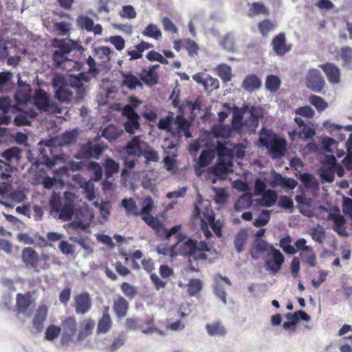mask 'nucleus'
<instances>
[{"label": "nucleus", "instance_id": "30", "mask_svg": "<svg viewBox=\"0 0 352 352\" xmlns=\"http://www.w3.org/2000/svg\"><path fill=\"white\" fill-rule=\"evenodd\" d=\"M128 309L129 303L124 297L120 296L114 300L113 309L117 317L122 318L126 316Z\"/></svg>", "mask_w": 352, "mask_h": 352}, {"label": "nucleus", "instance_id": "45", "mask_svg": "<svg viewBox=\"0 0 352 352\" xmlns=\"http://www.w3.org/2000/svg\"><path fill=\"white\" fill-rule=\"evenodd\" d=\"M335 170L333 169L332 164L322 166L320 170V176L324 181L331 183L334 180Z\"/></svg>", "mask_w": 352, "mask_h": 352}, {"label": "nucleus", "instance_id": "39", "mask_svg": "<svg viewBox=\"0 0 352 352\" xmlns=\"http://www.w3.org/2000/svg\"><path fill=\"white\" fill-rule=\"evenodd\" d=\"M248 238V234L245 230H241L236 235L234 243L238 253L243 250V246L246 243Z\"/></svg>", "mask_w": 352, "mask_h": 352}, {"label": "nucleus", "instance_id": "56", "mask_svg": "<svg viewBox=\"0 0 352 352\" xmlns=\"http://www.w3.org/2000/svg\"><path fill=\"white\" fill-rule=\"evenodd\" d=\"M280 85V80L274 75L268 76L265 81V87L267 90L274 92L278 89Z\"/></svg>", "mask_w": 352, "mask_h": 352}, {"label": "nucleus", "instance_id": "21", "mask_svg": "<svg viewBox=\"0 0 352 352\" xmlns=\"http://www.w3.org/2000/svg\"><path fill=\"white\" fill-rule=\"evenodd\" d=\"M222 282H224L228 285H231V281L228 277L222 276L219 274L217 275L214 278V291L216 296L220 298L224 305L226 304V292L225 288L222 285Z\"/></svg>", "mask_w": 352, "mask_h": 352}, {"label": "nucleus", "instance_id": "54", "mask_svg": "<svg viewBox=\"0 0 352 352\" xmlns=\"http://www.w3.org/2000/svg\"><path fill=\"white\" fill-rule=\"evenodd\" d=\"M310 234L312 239L318 243H323L325 239L324 229L319 225L311 230Z\"/></svg>", "mask_w": 352, "mask_h": 352}, {"label": "nucleus", "instance_id": "26", "mask_svg": "<svg viewBox=\"0 0 352 352\" xmlns=\"http://www.w3.org/2000/svg\"><path fill=\"white\" fill-rule=\"evenodd\" d=\"M296 185L297 182L294 179L283 177L274 170L273 171V182L272 183V187L280 186L283 188L293 190L296 188Z\"/></svg>", "mask_w": 352, "mask_h": 352}, {"label": "nucleus", "instance_id": "29", "mask_svg": "<svg viewBox=\"0 0 352 352\" xmlns=\"http://www.w3.org/2000/svg\"><path fill=\"white\" fill-rule=\"evenodd\" d=\"M261 86V80L254 74L247 76L241 85L243 89L248 92H252L259 89Z\"/></svg>", "mask_w": 352, "mask_h": 352}, {"label": "nucleus", "instance_id": "2", "mask_svg": "<svg viewBox=\"0 0 352 352\" xmlns=\"http://www.w3.org/2000/svg\"><path fill=\"white\" fill-rule=\"evenodd\" d=\"M172 256L188 255L189 267L191 271L198 272L199 267L193 265V261H208L213 262L217 252L210 248L205 241L197 242L186 236L180 235L177 241L172 245Z\"/></svg>", "mask_w": 352, "mask_h": 352}, {"label": "nucleus", "instance_id": "48", "mask_svg": "<svg viewBox=\"0 0 352 352\" xmlns=\"http://www.w3.org/2000/svg\"><path fill=\"white\" fill-rule=\"evenodd\" d=\"M309 102L315 107L318 111H323L328 107L327 102L322 98L316 95L309 97Z\"/></svg>", "mask_w": 352, "mask_h": 352}, {"label": "nucleus", "instance_id": "31", "mask_svg": "<svg viewBox=\"0 0 352 352\" xmlns=\"http://www.w3.org/2000/svg\"><path fill=\"white\" fill-rule=\"evenodd\" d=\"M339 57L342 60V66L344 68L352 69V47L349 46L342 47L339 52Z\"/></svg>", "mask_w": 352, "mask_h": 352}, {"label": "nucleus", "instance_id": "43", "mask_svg": "<svg viewBox=\"0 0 352 352\" xmlns=\"http://www.w3.org/2000/svg\"><path fill=\"white\" fill-rule=\"evenodd\" d=\"M212 135L217 138H228L231 133L230 128L228 126L219 124L214 126L211 130Z\"/></svg>", "mask_w": 352, "mask_h": 352}, {"label": "nucleus", "instance_id": "46", "mask_svg": "<svg viewBox=\"0 0 352 352\" xmlns=\"http://www.w3.org/2000/svg\"><path fill=\"white\" fill-rule=\"evenodd\" d=\"M74 204H65L62 209L59 208L58 219L63 221H68L72 219L74 214Z\"/></svg>", "mask_w": 352, "mask_h": 352}, {"label": "nucleus", "instance_id": "28", "mask_svg": "<svg viewBox=\"0 0 352 352\" xmlns=\"http://www.w3.org/2000/svg\"><path fill=\"white\" fill-rule=\"evenodd\" d=\"M121 75L123 78L122 80V85L128 89L133 90L138 87H142V83L140 79L129 72H121Z\"/></svg>", "mask_w": 352, "mask_h": 352}, {"label": "nucleus", "instance_id": "8", "mask_svg": "<svg viewBox=\"0 0 352 352\" xmlns=\"http://www.w3.org/2000/svg\"><path fill=\"white\" fill-rule=\"evenodd\" d=\"M200 209L198 206L196 204L195 206L194 210L191 215V221L195 228L197 227L199 225L201 227V229L203 232V234L206 236L207 239H208L211 236L212 233L208 229V226L206 222L207 221L208 223L214 219V215L213 211L207 207H206L205 210L203 212V217H201Z\"/></svg>", "mask_w": 352, "mask_h": 352}, {"label": "nucleus", "instance_id": "53", "mask_svg": "<svg viewBox=\"0 0 352 352\" xmlns=\"http://www.w3.org/2000/svg\"><path fill=\"white\" fill-rule=\"evenodd\" d=\"M52 85L55 91H58L67 87V81L62 74L55 73L52 76Z\"/></svg>", "mask_w": 352, "mask_h": 352}, {"label": "nucleus", "instance_id": "64", "mask_svg": "<svg viewBox=\"0 0 352 352\" xmlns=\"http://www.w3.org/2000/svg\"><path fill=\"white\" fill-rule=\"evenodd\" d=\"M119 14L122 18L127 19H133L137 16L134 8L131 5L124 6L120 11Z\"/></svg>", "mask_w": 352, "mask_h": 352}, {"label": "nucleus", "instance_id": "52", "mask_svg": "<svg viewBox=\"0 0 352 352\" xmlns=\"http://www.w3.org/2000/svg\"><path fill=\"white\" fill-rule=\"evenodd\" d=\"M21 150L17 147H12L5 151L3 157L8 162L18 161L21 158Z\"/></svg>", "mask_w": 352, "mask_h": 352}, {"label": "nucleus", "instance_id": "7", "mask_svg": "<svg viewBox=\"0 0 352 352\" xmlns=\"http://www.w3.org/2000/svg\"><path fill=\"white\" fill-rule=\"evenodd\" d=\"M37 112H44L58 116L62 114L63 109L54 102L48 93L41 89H36L33 96V102Z\"/></svg>", "mask_w": 352, "mask_h": 352}, {"label": "nucleus", "instance_id": "19", "mask_svg": "<svg viewBox=\"0 0 352 352\" xmlns=\"http://www.w3.org/2000/svg\"><path fill=\"white\" fill-rule=\"evenodd\" d=\"M48 314V307L46 305L41 304L36 309L35 314L32 320L33 327L36 332L41 331L43 324L45 321Z\"/></svg>", "mask_w": 352, "mask_h": 352}, {"label": "nucleus", "instance_id": "41", "mask_svg": "<svg viewBox=\"0 0 352 352\" xmlns=\"http://www.w3.org/2000/svg\"><path fill=\"white\" fill-rule=\"evenodd\" d=\"M142 34L155 40H160L162 35L160 29L153 23L148 24L142 32Z\"/></svg>", "mask_w": 352, "mask_h": 352}, {"label": "nucleus", "instance_id": "49", "mask_svg": "<svg viewBox=\"0 0 352 352\" xmlns=\"http://www.w3.org/2000/svg\"><path fill=\"white\" fill-rule=\"evenodd\" d=\"M111 319L110 316H102L99 320L97 326V332L98 333H106L111 327Z\"/></svg>", "mask_w": 352, "mask_h": 352}, {"label": "nucleus", "instance_id": "17", "mask_svg": "<svg viewBox=\"0 0 352 352\" xmlns=\"http://www.w3.org/2000/svg\"><path fill=\"white\" fill-rule=\"evenodd\" d=\"M320 67L325 74L328 81L332 85H337L340 82V69L333 63H325Z\"/></svg>", "mask_w": 352, "mask_h": 352}, {"label": "nucleus", "instance_id": "63", "mask_svg": "<svg viewBox=\"0 0 352 352\" xmlns=\"http://www.w3.org/2000/svg\"><path fill=\"white\" fill-rule=\"evenodd\" d=\"M88 168L89 170L93 171L94 177L91 179L92 182L94 180L96 182L100 181L102 177V170L100 164L96 162H91L89 164Z\"/></svg>", "mask_w": 352, "mask_h": 352}, {"label": "nucleus", "instance_id": "36", "mask_svg": "<svg viewBox=\"0 0 352 352\" xmlns=\"http://www.w3.org/2000/svg\"><path fill=\"white\" fill-rule=\"evenodd\" d=\"M140 78L146 85L151 86L157 82L158 77L157 72L153 69H144L140 74Z\"/></svg>", "mask_w": 352, "mask_h": 352}, {"label": "nucleus", "instance_id": "10", "mask_svg": "<svg viewBox=\"0 0 352 352\" xmlns=\"http://www.w3.org/2000/svg\"><path fill=\"white\" fill-rule=\"evenodd\" d=\"M307 87L316 93H321L326 82L320 72L316 68L308 70L305 76Z\"/></svg>", "mask_w": 352, "mask_h": 352}, {"label": "nucleus", "instance_id": "13", "mask_svg": "<svg viewBox=\"0 0 352 352\" xmlns=\"http://www.w3.org/2000/svg\"><path fill=\"white\" fill-rule=\"evenodd\" d=\"M75 311L77 314H85L92 307V300L89 293L83 292L74 298Z\"/></svg>", "mask_w": 352, "mask_h": 352}, {"label": "nucleus", "instance_id": "25", "mask_svg": "<svg viewBox=\"0 0 352 352\" xmlns=\"http://www.w3.org/2000/svg\"><path fill=\"white\" fill-rule=\"evenodd\" d=\"M12 109H16V104L12 106L9 98H0V110L3 113V115L0 116V124H8L10 122L12 117L7 114Z\"/></svg>", "mask_w": 352, "mask_h": 352}, {"label": "nucleus", "instance_id": "23", "mask_svg": "<svg viewBox=\"0 0 352 352\" xmlns=\"http://www.w3.org/2000/svg\"><path fill=\"white\" fill-rule=\"evenodd\" d=\"M274 248V247L272 245L263 239H258L253 243V247L250 252L251 256L254 259H257L256 253L266 254L267 255Z\"/></svg>", "mask_w": 352, "mask_h": 352}, {"label": "nucleus", "instance_id": "6", "mask_svg": "<svg viewBox=\"0 0 352 352\" xmlns=\"http://www.w3.org/2000/svg\"><path fill=\"white\" fill-rule=\"evenodd\" d=\"M52 46L57 48L53 52V60L55 64L60 68L67 69L66 63L69 59L67 54L78 46V43L70 39H54Z\"/></svg>", "mask_w": 352, "mask_h": 352}, {"label": "nucleus", "instance_id": "20", "mask_svg": "<svg viewBox=\"0 0 352 352\" xmlns=\"http://www.w3.org/2000/svg\"><path fill=\"white\" fill-rule=\"evenodd\" d=\"M31 296L29 294H18L16 296V307L19 313L25 316H30L32 309L30 307Z\"/></svg>", "mask_w": 352, "mask_h": 352}, {"label": "nucleus", "instance_id": "37", "mask_svg": "<svg viewBox=\"0 0 352 352\" xmlns=\"http://www.w3.org/2000/svg\"><path fill=\"white\" fill-rule=\"evenodd\" d=\"M252 203V197L249 195L244 194L239 197L234 205V209L236 212H241L242 210L249 208Z\"/></svg>", "mask_w": 352, "mask_h": 352}, {"label": "nucleus", "instance_id": "14", "mask_svg": "<svg viewBox=\"0 0 352 352\" xmlns=\"http://www.w3.org/2000/svg\"><path fill=\"white\" fill-rule=\"evenodd\" d=\"M146 144V142L143 141L140 136H134L127 142L124 150L129 156L139 157L142 155Z\"/></svg>", "mask_w": 352, "mask_h": 352}, {"label": "nucleus", "instance_id": "57", "mask_svg": "<svg viewBox=\"0 0 352 352\" xmlns=\"http://www.w3.org/2000/svg\"><path fill=\"white\" fill-rule=\"evenodd\" d=\"M214 199L218 204H223L226 203L228 198V195L224 188L212 187Z\"/></svg>", "mask_w": 352, "mask_h": 352}, {"label": "nucleus", "instance_id": "16", "mask_svg": "<svg viewBox=\"0 0 352 352\" xmlns=\"http://www.w3.org/2000/svg\"><path fill=\"white\" fill-rule=\"evenodd\" d=\"M21 111V113L14 118V122L18 126L29 125L30 121L28 117L35 118L38 116V113L30 107H16Z\"/></svg>", "mask_w": 352, "mask_h": 352}, {"label": "nucleus", "instance_id": "3", "mask_svg": "<svg viewBox=\"0 0 352 352\" xmlns=\"http://www.w3.org/2000/svg\"><path fill=\"white\" fill-rule=\"evenodd\" d=\"M78 133L77 130L67 131L65 133L47 140L38 144L40 153L39 160L49 167L55 165L60 151V146L67 145L75 141Z\"/></svg>", "mask_w": 352, "mask_h": 352}, {"label": "nucleus", "instance_id": "62", "mask_svg": "<svg viewBox=\"0 0 352 352\" xmlns=\"http://www.w3.org/2000/svg\"><path fill=\"white\" fill-rule=\"evenodd\" d=\"M61 332V328L56 325H50L45 331V337L47 340H53L57 338Z\"/></svg>", "mask_w": 352, "mask_h": 352}, {"label": "nucleus", "instance_id": "38", "mask_svg": "<svg viewBox=\"0 0 352 352\" xmlns=\"http://www.w3.org/2000/svg\"><path fill=\"white\" fill-rule=\"evenodd\" d=\"M300 179L302 183L309 189L318 190L319 189V183L317 179L310 174L303 173L300 175Z\"/></svg>", "mask_w": 352, "mask_h": 352}, {"label": "nucleus", "instance_id": "58", "mask_svg": "<svg viewBox=\"0 0 352 352\" xmlns=\"http://www.w3.org/2000/svg\"><path fill=\"white\" fill-rule=\"evenodd\" d=\"M291 243L292 238L289 236H287L280 239L279 242V246L285 253L289 254H294L296 253V250L295 248L291 245Z\"/></svg>", "mask_w": 352, "mask_h": 352}, {"label": "nucleus", "instance_id": "42", "mask_svg": "<svg viewBox=\"0 0 352 352\" xmlns=\"http://www.w3.org/2000/svg\"><path fill=\"white\" fill-rule=\"evenodd\" d=\"M217 73L223 82H228L232 79L231 67L226 64H220L216 67Z\"/></svg>", "mask_w": 352, "mask_h": 352}, {"label": "nucleus", "instance_id": "55", "mask_svg": "<svg viewBox=\"0 0 352 352\" xmlns=\"http://www.w3.org/2000/svg\"><path fill=\"white\" fill-rule=\"evenodd\" d=\"M96 55L97 57L102 60V62L106 63L109 61L113 52L109 47L102 46L99 47L95 50Z\"/></svg>", "mask_w": 352, "mask_h": 352}, {"label": "nucleus", "instance_id": "27", "mask_svg": "<svg viewBox=\"0 0 352 352\" xmlns=\"http://www.w3.org/2000/svg\"><path fill=\"white\" fill-rule=\"evenodd\" d=\"M95 323L91 319H86L81 322L80 330L76 336V340L80 342L89 336L93 331Z\"/></svg>", "mask_w": 352, "mask_h": 352}, {"label": "nucleus", "instance_id": "47", "mask_svg": "<svg viewBox=\"0 0 352 352\" xmlns=\"http://www.w3.org/2000/svg\"><path fill=\"white\" fill-rule=\"evenodd\" d=\"M246 118V115H244V110H242L235 108L233 111V117H232V126L235 129H239L243 124V118ZM245 118V123L248 124L249 122L246 120Z\"/></svg>", "mask_w": 352, "mask_h": 352}, {"label": "nucleus", "instance_id": "9", "mask_svg": "<svg viewBox=\"0 0 352 352\" xmlns=\"http://www.w3.org/2000/svg\"><path fill=\"white\" fill-rule=\"evenodd\" d=\"M122 114L126 120L124 122L125 131L130 134L135 133L140 128V116L133 109V107L125 105L122 110Z\"/></svg>", "mask_w": 352, "mask_h": 352}, {"label": "nucleus", "instance_id": "24", "mask_svg": "<svg viewBox=\"0 0 352 352\" xmlns=\"http://www.w3.org/2000/svg\"><path fill=\"white\" fill-rule=\"evenodd\" d=\"M244 115H246V118H250V122L248 124L250 126L256 128L259 118L263 116V111L258 107L246 105L244 107Z\"/></svg>", "mask_w": 352, "mask_h": 352}, {"label": "nucleus", "instance_id": "50", "mask_svg": "<svg viewBox=\"0 0 352 352\" xmlns=\"http://www.w3.org/2000/svg\"><path fill=\"white\" fill-rule=\"evenodd\" d=\"M300 255L302 261L306 263L309 264L310 267L316 266V256L311 247L307 248V250H306L305 251H303L302 253L300 254Z\"/></svg>", "mask_w": 352, "mask_h": 352}, {"label": "nucleus", "instance_id": "22", "mask_svg": "<svg viewBox=\"0 0 352 352\" xmlns=\"http://www.w3.org/2000/svg\"><path fill=\"white\" fill-rule=\"evenodd\" d=\"M104 147L101 144L87 142L81 147V154L84 157L98 158L102 153Z\"/></svg>", "mask_w": 352, "mask_h": 352}, {"label": "nucleus", "instance_id": "15", "mask_svg": "<svg viewBox=\"0 0 352 352\" xmlns=\"http://www.w3.org/2000/svg\"><path fill=\"white\" fill-rule=\"evenodd\" d=\"M30 87L29 85H21L15 94L14 98L16 101V107H30L32 104L30 96Z\"/></svg>", "mask_w": 352, "mask_h": 352}, {"label": "nucleus", "instance_id": "12", "mask_svg": "<svg viewBox=\"0 0 352 352\" xmlns=\"http://www.w3.org/2000/svg\"><path fill=\"white\" fill-rule=\"evenodd\" d=\"M285 262L284 255L276 248H274L265 259L266 270L273 274H277Z\"/></svg>", "mask_w": 352, "mask_h": 352}, {"label": "nucleus", "instance_id": "60", "mask_svg": "<svg viewBox=\"0 0 352 352\" xmlns=\"http://www.w3.org/2000/svg\"><path fill=\"white\" fill-rule=\"evenodd\" d=\"M322 146L327 153H333L338 148V142L332 138L324 137L322 139Z\"/></svg>", "mask_w": 352, "mask_h": 352}, {"label": "nucleus", "instance_id": "5", "mask_svg": "<svg viewBox=\"0 0 352 352\" xmlns=\"http://www.w3.org/2000/svg\"><path fill=\"white\" fill-rule=\"evenodd\" d=\"M259 142L263 146L267 148L273 158H278L284 155L286 141L276 134L263 129L260 133Z\"/></svg>", "mask_w": 352, "mask_h": 352}, {"label": "nucleus", "instance_id": "34", "mask_svg": "<svg viewBox=\"0 0 352 352\" xmlns=\"http://www.w3.org/2000/svg\"><path fill=\"white\" fill-rule=\"evenodd\" d=\"M206 330L210 336H223L226 333V328L219 322L207 324Z\"/></svg>", "mask_w": 352, "mask_h": 352}, {"label": "nucleus", "instance_id": "51", "mask_svg": "<svg viewBox=\"0 0 352 352\" xmlns=\"http://www.w3.org/2000/svg\"><path fill=\"white\" fill-rule=\"evenodd\" d=\"M268 9L261 3H254L250 8L248 16L252 17L255 15H268Z\"/></svg>", "mask_w": 352, "mask_h": 352}, {"label": "nucleus", "instance_id": "11", "mask_svg": "<svg viewBox=\"0 0 352 352\" xmlns=\"http://www.w3.org/2000/svg\"><path fill=\"white\" fill-rule=\"evenodd\" d=\"M63 333L61 336V342L63 344L69 345L71 343H77L76 328L77 323L74 317H67L63 322Z\"/></svg>", "mask_w": 352, "mask_h": 352}, {"label": "nucleus", "instance_id": "33", "mask_svg": "<svg viewBox=\"0 0 352 352\" xmlns=\"http://www.w3.org/2000/svg\"><path fill=\"white\" fill-rule=\"evenodd\" d=\"M261 195V198L257 199L256 202L263 206H272L276 201L277 195L276 192L272 190H268L265 192H263Z\"/></svg>", "mask_w": 352, "mask_h": 352}, {"label": "nucleus", "instance_id": "1", "mask_svg": "<svg viewBox=\"0 0 352 352\" xmlns=\"http://www.w3.org/2000/svg\"><path fill=\"white\" fill-rule=\"evenodd\" d=\"M228 142L224 143L217 142L215 149H204L197 160L195 166V171L197 175H201L203 168L208 166L218 155V162L216 166L210 168V171L218 178L223 179L229 173L233 171L232 164V150L227 146Z\"/></svg>", "mask_w": 352, "mask_h": 352}, {"label": "nucleus", "instance_id": "35", "mask_svg": "<svg viewBox=\"0 0 352 352\" xmlns=\"http://www.w3.org/2000/svg\"><path fill=\"white\" fill-rule=\"evenodd\" d=\"M23 261L30 267H36L38 263V255L31 248H26L22 252Z\"/></svg>", "mask_w": 352, "mask_h": 352}, {"label": "nucleus", "instance_id": "32", "mask_svg": "<svg viewBox=\"0 0 352 352\" xmlns=\"http://www.w3.org/2000/svg\"><path fill=\"white\" fill-rule=\"evenodd\" d=\"M80 188L83 189V193L85 195L86 199L89 201H92L95 199V185L92 182V179L86 181L80 179L79 182Z\"/></svg>", "mask_w": 352, "mask_h": 352}, {"label": "nucleus", "instance_id": "44", "mask_svg": "<svg viewBox=\"0 0 352 352\" xmlns=\"http://www.w3.org/2000/svg\"><path fill=\"white\" fill-rule=\"evenodd\" d=\"M104 167L106 177L109 178L118 172L120 165L111 158L108 157L105 160Z\"/></svg>", "mask_w": 352, "mask_h": 352}, {"label": "nucleus", "instance_id": "18", "mask_svg": "<svg viewBox=\"0 0 352 352\" xmlns=\"http://www.w3.org/2000/svg\"><path fill=\"white\" fill-rule=\"evenodd\" d=\"M274 52L278 56H283L291 50V45L286 44V37L284 33H280L275 36L272 42Z\"/></svg>", "mask_w": 352, "mask_h": 352}, {"label": "nucleus", "instance_id": "59", "mask_svg": "<svg viewBox=\"0 0 352 352\" xmlns=\"http://www.w3.org/2000/svg\"><path fill=\"white\" fill-rule=\"evenodd\" d=\"M102 135L111 142L119 137V132L118 129L113 125H109L102 132Z\"/></svg>", "mask_w": 352, "mask_h": 352}, {"label": "nucleus", "instance_id": "4", "mask_svg": "<svg viewBox=\"0 0 352 352\" xmlns=\"http://www.w3.org/2000/svg\"><path fill=\"white\" fill-rule=\"evenodd\" d=\"M90 75L86 73H80L78 76H71L69 86L75 90L76 96L70 90L69 86L55 91V98L60 102L70 104L72 102H79L83 100L86 95L88 82L90 81Z\"/></svg>", "mask_w": 352, "mask_h": 352}, {"label": "nucleus", "instance_id": "40", "mask_svg": "<svg viewBox=\"0 0 352 352\" xmlns=\"http://www.w3.org/2000/svg\"><path fill=\"white\" fill-rule=\"evenodd\" d=\"M122 206L127 214L140 215L139 208L132 198H125L122 200Z\"/></svg>", "mask_w": 352, "mask_h": 352}, {"label": "nucleus", "instance_id": "61", "mask_svg": "<svg viewBox=\"0 0 352 352\" xmlns=\"http://www.w3.org/2000/svg\"><path fill=\"white\" fill-rule=\"evenodd\" d=\"M120 287L123 294L130 300L133 299L137 294L135 287L129 283H122Z\"/></svg>", "mask_w": 352, "mask_h": 352}]
</instances>
